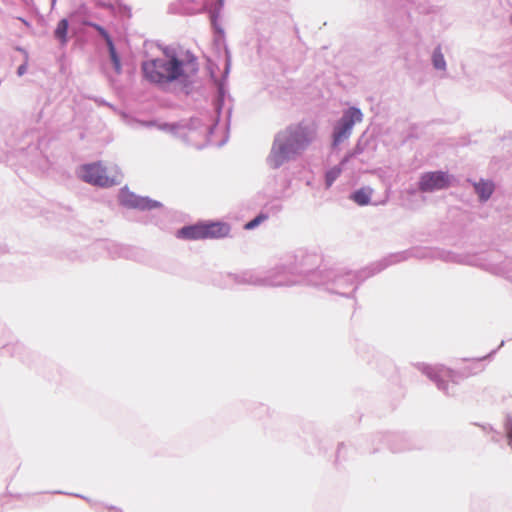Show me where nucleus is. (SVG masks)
<instances>
[{
  "label": "nucleus",
  "mask_w": 512,
  "mask_h": 512,
  "mask_svg": "<svg viewBox=\"0 0 512 512\" xmlns=\"http://www.w3.org/2000/svg\"><path fill=\"white\" fill-rule=\"evenodd\" d=\"M145 78L155 84H166L175 80H186L198 71L196 59L180 60L176 57L170 59H152L142 64Z\"/></svg>",
  "instance_id": "1"
},
{
  "label": "nucleus",
  "mask_w": 512,
  "mask_h": 512,
  "mask_svg": "<svg viewBox=\"0 0 512 512\" xmlns=\"http://www.w3.org/2000/svg\"><path fill=\"white\" fill-rule=\"evenodd\" d=\"M311 141V134L307 128L298 125L288 129L285 134L277 140L273 148V158L276 165L279 158H289L293 154L302 151Z\"/></svg>",
  "instance_id": "2"
},
{
  "label": "nucleus",
  "mask_w": 512,
  "mask_h": 512,
  "mask_svg": "<svg viewBox=\"0 0 512 512\" xmlns=\"http://www.w3.org/2000/svg\"><path fill=\"white\" fill-rule=\"evenodd\" d=\"M79 177L86 183L100 187H110L118 182L107 173L101 162L84 164L79 168Z\"/></svg>",
  "instance_id": "3"
},
{
  "label": "nucleus",
  "mask_w": 512,
  "mask_h": 512,
  "mask_svg": "<svg viewBox=\"0 0 512 512\" xmlns=\"http://www.w3.org/2000/svg\"><path fill=\"white\" fill-rule=\"evenodd\" d=\"M362 121V113L357 108H349L334 129V145L348 138L355 123Z\"/></svg>",
  "instance_id": "4"
},
{
  "label": "nucleus",
  "mask_w": 512,
  "mask_h": 512,
  "mask_svg": "<svg viewBox=\"0 0 512 512\" xmlns=\"http://www.w3.org/2000/svg\"><path fill=\"white\" fill-rule=\"evenodd\" d=\"M450 185V177L447 173L436 171L428 172L421 176L419 189L423 192L444 189Z\"/></svg>",
  "instance_id": "5"
},
{
  "label": "nucleus",
  "mask_w": 512,
  "mask_h": 512,
  "mask_svg": "<svg viewBox=\"0 0 512 512\" xmlns=\"http://www.w3.org/2000/svg\"><path fill=\"white\" fill-rule=\"evenodd\" d=\"M202 226L204 240L224 238L230 233V226L224 222H202Z\"/></svg>",
  "instance_id": "6"
},
{
  "label": "nucleus",
  "mask_w": 512,
  "mask_h": 512,
  "mask_svg": "<svg viewBox=\"0 0 512 512\" xmlns=\"http://www.w3.org/2000/svg\"><path fill=\"white\" fill-rule=\"evenodd\" d=\"M177 237L185 240H204L202 222L178 230Z\"/></svg>",
  "instance_id": "7"
},
{
  "label": "nucleus",
  "mask_w": 512,
  "mask_h": 512,
  "mask_svg": "<svg viewBox=\"0 0 512 512\" xmlns=\"http://www.w3.org/2000/svg\"><path fill=\"white\" fill-rule=\"evenodd\" d=\"M373 189L370 187H362L356 190L350 199L353 200L359 206H366L370 204Z\"/></svg>",
  "instance_id": "8"
},
{
  "label": "nucleus",
  "mask_w": 512,
  "mask_h": 512,
  "mask_svg": "<svg viewBox=\"0 0 512 512\" xmlns=\"http://www.w3.org/2000/svg\"><path fill=\"white\" fill-rule=\"evenodd\" d=\"M474 186L481 200H487L494 190V184L490 181H481Z\"/></svg>",
  "instance_id": "9"
},
{
  "label": "nucleus",
  "mask_w": 512,
  "mask_h": 512,
  "mask_svg": "<svg viewBox=\"0 0 512 512\" xmlns=\"http://www.w3.org/2000/svg\"><path fill=\"white\" fill-rule=\"evenodd\" d=\"M68 26V21L66 19H62L58 22L57 27L55 29V37L59 39L62 44H65L67 42Z\"/></svg>",
  "instance_id": "10"
},
{
  "label": "nucleus",
  "mask_w": 512,
  "mask_h": 512,
  "mask_svg": "<svg viewBox=\"0 0 512 512\" xmlns=\"http://www.w3.org/2000/svg\"><path fill=\"white\" fill-rule=\"evenodd\" d=\"M108 49H109L110 58H111V60L113 62L115 71L117 73H120V71H121L120 58L117 55V52H116L114 44L108 46Z\"/></svg>",
  "instance_id": "11"
},
{
  "label": "nucleus",
  "mask_w": 512,
  "mask_h": 512,
  "mask_svg": "<svg viewBox=\"0 0 512 512\" xmlns=\"http://www.w3.org/2000/svg\"><path fill=\"white\" fill-rule=\"evenodd\" d=\"M342 170L340 167H334L329 170L326 174L327 185L330 186L341 174Z\"/></svg>",
  "instance_id": "12"
},
{
  "label": "nucleus",
  "mask_w": 512,
  "mask_h": 512,
  "mask_svg": "<svg viewBox=\"0 0 512 512\" xmlns=\"http://www.w3.org/2000/svg\"><path fill=\"white\" fill-rule=\"evenodd\" d=\"M89 25L99 32V34L106 41L107 46H110V45L113 44V41H112L110 35L108 34V32L102 26H100V25H98L96 23H90Z\"/></svg>",
  "instance_id": "13"
},
{
  "label": "nucleus",
  "mask_w": 512,
  "mask_h": 512,
  "mask_svg": "<svg viewBox=\"0 0 512 512\" xmlns=\"http://www.w3.org/2000/svg\"><path fill=\"white\" fill-rule=\"evenodd\" d=\"M433 64L437 69L445 68V60L442 53L439 50H436L433 54Z\"/></svg>",
  "instance_id": "14"
},
{
  "label": "nucleus",
  "mask_w": 512,
  "mask_h": 512,
  "mask_svg": "<svg viewBox=\"0 0 512 512\" xmlns=\"http://www.w3.org/2000/svg\"><path fill=\"white\" fill-rule=\"evenodd\" d=\"M266 218H267V216H265V215H258L256 218H254L253 220H251L245 224V229L251 230V229L255 228Z\"/></svg>",
  "instance_id": "15"
},
{
  "label": "nucleus",
  "mask_w": 512,
  "mask_h": 512,
  "mask_svg": "<svg viewBox=\"0 0 512 512\" xmlns=\"http://www.w3.org/2000/svg\"><path fill=\"white\" fill-rule=\"evenodd\" d=\"M26 71V67L24 65H21L19 68H18V74L19 75H23Z\"/></svg>",
  "instance_id": "16"
}]
</instances>
